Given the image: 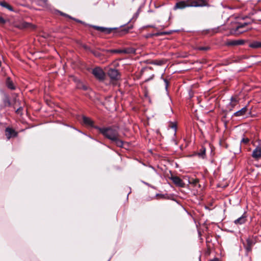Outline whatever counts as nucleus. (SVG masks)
I'll list each match as a JSON object with an SVG mask.
<instances>
[{
    "label": "nucleus",
    "instance_id": "nucleus-39",
    "mask_svg": "<svg viewBox=\"0 0 261 261\" xmlns=\"http://www.w3.org/2000/svg\"><path fill=\"white\" fill-rule=\"evenodd\" d=\"M40 1H41L42 2L45 3L46 2L47 0H40Z\"/></svg>",
    "mask_w": 261,
    "mask_h": 261
},
{
    "label": "nucleus",
    "instance_id": "nucleus-38",
    "mask_svg": "<svg viewBox=\"0 0 261 261\" xmlns=\"http://www.w3.org/2000/svg\"><path fill=\"white\" fill-rule=\"evenodd\" d=\"M211 261H219V260L217 258H214L213 259H212Z\"/></svg>",
    "mask_w": 261,
    "mask_h": 261
},
{
    "label": "nucleus",
    "instance_id": "nucleus-36",
    "mask_svg": "<svg viewBox=\"0 0 261 261\" xmlns=\"http://www.w3.org/2000/svg\"><path fill=\"white\" fill-rule=\"evenodd\" d=\"M22 109L21 107H20L19 108H18V109L16 111V112L18 113L19 112V111H20V110H21Z\"/></svg>",
    "mask_w": 261,
    "mask_h": 261
},
{
    "label": "nucleus",
    "instance_id": "nucleus-18",
    "mask_svg": "<svg viewBox=\"0 0 261 261\" xmlns=\"http://www.w3.org/2000/svg\"><path fill=\"white\" fill-rule=\"evenodd\" d=\"M132 27H125L123 29H121L118 32L119 35H123L125 34L126 33L128 32V31H129V30L130 29H132Z\"/></svg>",
    "mask_w": 261,
    "mask_h": 261
},
{
    "label": "nucleus",
    "instance_id": "nucleus-28",
    "mask_svg": "<svg viewBox=\"0 0 261 261\" xmlns=\"http://www.w3.org/2000/svg\"><path fill=\"white\" fill-rule=\"evenodd\" d=\"M92 54L94 55V56L96 57H99L100 56V54L96 51H92Z\"/></svg>",
    "mask_w": 261,
    "mask_h": 261
},
{
    "label": "nucleus",
    "instance_id": "nucleus-4",
    "mask_svg": "<svg viewBox=\"0 0 261 261\" xmlns=\"http://www.w3.org/2000/svg\"><path fill=\"white\" fill-rule=\"evenodd\" d=\"M92 74L99 81H103L105 77V73L100 67H95L92 70Z\"/></svg>",
    "mask_w": 261,
    "mask_h": 261
},
{
    "label": "nucleus",
    "instance_id": "nucleus-23",
    "mask_svg": "<svg viewBox=\"0 0 261 261\" xmlns=\"http://www.w3.org/2000/svg\"><path fill=\"white\" fill-rule=\"evenodd\" d=\"M230 104L231 105L232 107H234L238 103V101L237 98L231 97L230 98Z\"/></svg>",
    "mask_w": 261,
    "mask_h": 261
},
{
    "label": "nucleus",
    "instance_id": "nucleus-20",
    "mask_svg": "<svg viewBox=\"0 0 261 261\" xmlns=\"http://www.w3.org/2000/svg\"><path fill=\"white\" fill-rule=\"evenodd\" d=\"M7 86L8 88H9L10 89H11V90L15 89V87L13 85V83L12 81L10 80L9 78H8L7 79Z\"/></svg>",
    "mask_w": 261,
    "mask_h": 261
},
{
    "label": "nucleus",
    "instance_id": "nucleus-37",
    "mask_svg": "<svg viewBox=\"0 0 261 261\" xmlns=\"http://www.w3.org/2000/svg\"><path fill=\"white\" fill-rule=\"evenodd\" d=\"M142 182L143 184H144L145 185H147V186H149H149H150V184H148V183H147V182H145V181H142Z\"/></svg>",
    "mask_w": 261,
    "mask_h": 261
},
{
    "label": "nucleus",
    "instance_id": "nucleus-11",
    "mask_svg": "<svg viewBox=\"0 0 261 261\" xmlns=\"http://www.w3.org/2000/svg\"><path fill=\"white\" fill-rule=\"evenodd\" d=\"M252 156L256 159L258 160L261 158V147L257 146L252 151Z\"/></svg>",
    "mask_w": 261,
    "mask_h": 261
},
{
    "label": "nucleus",
    "instance_id": "nucleus-16",
    "mask_svg": "<svg viewBox=\"0 0 261 261\" xmlns=\"http://www.w3.org/2000/svg\"><path fill=\"white\" fill-rule=\"evenodd\" d=\"M121 54H134L136 51L135 49L132 47H129L127 48H125L123 49H121Z\"/></svg>",
    "mask_w": 261,
    "mask_h": 261
},
{
    "label": "nucleus",
    "instance_id": "nucleus-30",
    "mask_svg": "<svg viewBox=\"0 0 261 261\" xmlns=\"http://www.w3.org/2000/svg\"><path fill=\"white\" fill-rule=\"evenodd\" d=\"M6 20L2 16H0V24H4L6 23Z\"/></svg>",
    "mask_w": 261,
    "mask_h": 261
},
{
    "label": "nucleus",
    "instance_id": "nucleus-10",
    "mask_svg": "<svg viewBox=\"0 0 261 261\" xmlns=\"http://www.w3.org/2000/svg\"><path fill=\"white\" fill-rule=\"evenodd\" d=\"M17 133L12 128L7 127L6 128V136L7 139L9 140L11 137H16Z\"/></svg>",
    "mask_w": 261,
    "mask_h": 261
},
{
    "label": "nucleus",
    "instance_id": "nucleus-7",
    "mask_svg": "<svg viewBox=\"0 0 261 261\" xmlns=\"http://www.w3.org/2000/svg\"><path fill=\"white\" fill-rule=\"evenodd\" d=\"M170 178L176 186L182 188L185 187L184 182L179 177L172 175Z\"/></svg>",
    "mask_w": 261,
    "mask_h": 261
},
{
    "label": "nucleus",
    "instance_id": "nucleus-34",
    "mask_svg": "<svg viewBox=\"0 0 261 261\" xmlns=\"http://www.w3.org/2000/svg\"><path fill=\"white\" fill-rule=\"evenodd\" d=\"M171 127L172 128H173L175 130V131H176V125L173 124L171 126Z\"/></svg>",
    "mask_w": 261,
    "mask_h": 261
},
{
    "label": "nucleus",
    "instance_id": "nucleus-15",
    "mask_svg": "<svg viewBox=\"0 0 261 261\" xmlns=\"http://www.w3.org/2000/svg\"><path fill=\"white\" fill-rule=\"evenodd\" d=\"M249 46L252 48H261V41H253L249 43Z\"/></svg>",
    "mask_w": 261,
    "mask_h": 261
},
{
    "label": "nucleus",
    "instance_id": "nucleus-22",
    "mask_svg": "<svg viewBox=\"0 0 261 261\" xmlns=\"http://www.w3.org/2000/svg\"><path fill=\"white\" fill-rule=\"evenodd\" d=\"M121 49H107L104 50L106 53H118L121 54Z\"/></svg>",
    "mask_w": 261,
    "mask_h": 261
},
{
    "label": "nucleus",
    "instance_id": "nucleus-9",
    "mask_svg": "<svg viewBox=\"0 0 261 261\" xmlns=\"http://www.w3.org/2000/svg\"><path fill=\"white\" fill-rule=\"evenodd\" d=\"M82 119L83 122L85 125L95 128V127L96 126L94 125V122L92 120V119L90 118L86 117L85 116H83Z\"/></svg>",
    "mask_w": 261,
    "mask_h": 261
},
{
    "label": "nucleus",
    "instance_id": "nucleus-32",
    "mask_svg": "<svg viewBox=\"0 0 261 261\" xmlns=\"http://www.w3.org/2000/svg\"><path fill=\"white\" fill-rule=\"evenodd\" d=\"M169 34L168 32H161V33H156L155 35L159 36V35H166V34Z\"/></svg>",
    "mask_w": 261,
    "mask_h": 261
},
{
    "label": "nucleus",
    "instance_id": "nucleus-40",
    "mask_svg": "<svg viewBox=\"0 0 261 261\" xmlns=\"http://www.w3.org/2000/svg\"><path fill=\"white\" fill-rule=\"evenodd\" d=\"M261 13V9H260V10H259L257 12L256 14H257V15H258V14H259V13Z\"/></svg>",
    "mask_w": 261,
    "mask_h": 261
},
{
    "label": "nucleus",
    "instance_id": "nucleus-6",
    "mask_svg": "<svg viewBox=\"0 0 261 261\" xmlns=\"http://www.w3.org/2000/svg\"><path fill=\"white\" fill-rule=\"evenodd\" d=\"M108 74L112 80H117L120 77V74L118 70L110 68L108 72Z\"/></svg>",
    "mask_w": 261,
    "mask_h": 261
},
{
    "label": "nucleus",
    "instance_id": "nucleus-13",
    "mask_svg": "<svg viewBox=\"0 0 261 261\" xmlns=\"http://www.w3.org/2000/svg\"><path fill=\"white\" fill-rule=\"evenodd\" d=\"M248 24L247 23L244 22L243 23L240 24L238 25L235 29V33L236 34H240L245 32L246 30L240 31V29L244 28Z\"/></svg>",
    "mask_w": 261,
    "mask_h": 261
},
{
    "label": "nucleus",
    "instance_id": "nucleus-3",
    "mask_svg": "<svg viewBox=\"0 0 261 261\" xmlns=\"http://www.w3.org/2000/svg\"><path fill=\"white\" fill-rule=\"evenodd\" d=\"M256 242V237H249L246 239V243H243V245L247 252L251 251L252 247L255 244Z\"/></svg>",
    "mask_w": 261,
    "mask_h": 261
},
{
    "label": "nucleus",
    "instance_id": "nucleus-14",
    "mask_svg": "<svg viewBox=\"0 0 261 261\" xmlns=\"http://www.w3.org/2000/svg\"><path fill=\"white\" fill-rule=\"evenodd\" d=\"M244 43L243 40H231L227 43V45L231 46L240 45H242Z\"/></svg>",
    "mask_w": 261,
    "mask_h": 261
},
{
    "label": "nucleus",
    "instance_id": "nucleus-1",
    "mask_svg": "<svg viewBox=\"0 0 261 261\" xmlns=\"http://www.w3.org/2000/svg\"><path fill=\"white\" fill-rule=\"evenodd\" d=\"M95 128L98 130L105 138L115 143L119 147H123V142L120 139L119 128L114 126L100 127L95 126Z\"/></svg>",
    "mask_w": 261,
    "mask_h": 261
},
{
    "label": "nucleus",
    "instance_id": "nucleus-41",
    "mask_svg": "<svg viewBox=\"0 0 261 261\" xmlns=\"http://www.w3.org/2000/svg\"><path fill=\"white\" fill-rule=\"evenodd\" d=\"M148 27L154 28V26L152 25H148Z\"/></svg>",
    "mask_w": 261,
    "mask_h": 261
},
{
    "label": "nucleus",
    "instance_id": "nucleus-26",
    "mask_svg": "<svg viewBox=\"0 0 261 261\" xmlns=\"http://www.w3.org/2000/svg\"><path fill=\"white\" fill-rule=\"evenodd\" d=\"M161 79H163V80L164 81V83H165V89L166 91H167L168 90V86H169V82L168 81V80L166 79H164L163 76H161Z\"/></svg>",
    "mask_w": 261,
    "mask_h": 261
},
{
    "label": "nucleus",
    "instance_id": "nucleus-12",
    "mask_svg": "<svg viewBox=\"0 0 261 261\" xmlns=\"http://www.w3.org/2000/svg\"><path fill=\"white\" fill-rule=\"evenodd\" d=\"M246 221V217L245 214H244L242 216L235 220L234 221L236 224H244Z\"/></svg>",
    "mask_w": 261,
    "mask_h": 261
},
{
    "label": "nucleus",
    "instance_id": "nucleus-44",
    "mask_svg": "<svg viewBox=\"0 0 261 261\" xmlns=\"http://www.w3.org/2000/svg\"><path fill=\"white\" fill-rule=\"evenodd\" d=\"M137 15H138V13H136V16H137Z\"/></svg>",
    "mask_w": 261,
    "mask_h": 261
},
{
    "label": "nucleus",
    "instance_id": "nucleus-35",
    "mask_svg": "<svg viewBox=\"0 0 261 261\" xmlns=\"http://www.w3.org/2000/svg\"><path fill=\"white\" fill-rule=\"evenodd\" d=\"M153 77H154V75H152V76L149 79L146 80L145 82L149 81L150 80L152 79Z\"/></svg>",
    "mask_w": 261,
    "mask_h": 261
},
{
    "label": "nucleus",
    "instance_id": "nucleus-8",
    "mask_svg": "<svg viewBox=\"0 0 261 261\" xmlns=\"http://www.w3.org/2000/svg\"><path fill=\"white\" fill-rule=\"evenodd\" d=\"M248 112V110L247 107H244L241 110L235 112L233 116L235 117H245Z\"/></svg>",
    "mask_w": 261,
    "mask_h": 261
},
{
    "label": "nucleus",
    "instance_id": "nucleus-5",
    "mask_svg": "<svg viewBox=\"0 0 261 261\" xmlns=\"http://www.w3.org/2000/svg\"><path fill=\"white\" fill-rule=\"evenodd\" d=\"M91 27L94 28L95 30L101 32L105 33L107 34H109L112 32L113 30H116L117 29V28H105L97 25H91Z\"/></svg>",
    "mask_w": 261,
    "mask_h": 261
},
{
    "label": "nucleus",
    "instance_id": "nucleus-33",
    "mask_svg": "<svg viewBox=\"0 0 261 261\" xmlns=\"http://www.w3.org/2000/svg\"><path fill=\"white\" fill-rule=\"evenodd\" d=\"M82 89L84 90H87L88 88L87 86H86V85H83L82 86Z\"/></svg>",
    "mask_w": 261,
    "mask_h": 261
},
{
    "label": "nucleus",
    "instance_id": "nucleus-31",
    "mask_svg": "<svg viewBox=\"0 0 261 261\" xmlns=\"http://www.w3.org/2000/svg\"><path fill=\"white\" fill-rule=\"evenodd\" d=\"M249 141V140L248 138H243L241 142L244 143L245 144H247Z\"/></svg>",
    "mask_w": 261,
    "mask_h": 261
},
{
    "label": "nucleus",
    "instance_id": "nucleus-2",
    "mask_svg": "<svg viewBox=\"0 0 261 261\" xmlns=\"http://www.w3.org/2000/svg\"><path fill=\"white\" fill-rule=\"evenodd\" d=\"M206 0H187L177 2L174 6V9H184L186 7H201L203 6H208Z\"/></svg>",
    "mask_w": 261,
    "mask_h": 261
},
{
    "label": "nucleus",
    "instance_id": "nucleus-43",
    "mask_svg": "<svg viewBox=\"0 0 261 261\" xmlns=\"http://www.w3.org/2000/svg\"><path fill=\"white\" fill-rule=\"evenodd\" d=\"M149 187L152 188H153V189H154V187L153 186L150 185Z\"/></svg>",
    "mask_w": 261,
    "mask_h": 261
},
{
    "label": "nucleus",
    "instance_id": "nucleus-29",
    "mask_svg": "<svg viewBox=\"0 0 261 261\" xmlns=\"http://www.w3.org/2000/svg\"><path fill=\"white\" fill-rule=\"evenodd\" d=\"M166 195H167V194L164 195V194H156L155 196L159 197L160 198H165L166 197Z\"/></svg>",
    "mask_w": 261,
    "mask_h": 261
},
{
    "label": "nucleus",
    "instance_id": "nucleus-21",
    "mask_svg": "<svg viewBox=\"0 0 261 261\" xmlns=\"http://www.w3.org/2000/svg\"><path fill=\"white\" fill-rule=\"evenodd\" d=\"M58 12H59V13H60V14H61V15H62V16H65V17H68V18H70V19H73V20H75L76 21H77V22H80V23H84L82 21L80 20H78V19H76L74 18H72V17H71L70 16L68 15V14H66L64 13H63V12H60V11H58Z\"/></svg>",
    "mask_w": 261,
    "mask_h": 261
},
{
    "label": "nucleus",
    "instance_id": "nucleus-27",
    "mask_svg": "<svg viewBox=\"0 0 261 261\" xmlns=\"http://www.w3.org/2000/svg\"><path fill=\"white\" fill-rule=\"evenodd\" d=\"M22 25L24 28H29L30 26H32V25L31 23L25 22L22 23Z\"/></svg>",
    "mask_w": 261,
    "mask_h": 261
},
{
    "label": "nucleus",
    "instance_id": "nucleus-25",
    "mask_svg": "<svg viewBox=\"0 0 261 261\" xmlns=\"http://www.w3.org/2000/svg\"><path fill=\"white\" fill-rule=\"evenodd\" d=\"M197 49L199 50H207L210 49L208 46H198L197 47Z\"/></svg>",
    "mask_w": 261,
    "mask_h": 261
},
{
    "label": "nucleus",
    "instance_id": "nucleus-19",
    "mask_svg": "<svg viewBox=\"0 0 261 261\" xmlns=\"http://www.w3.org/2000/svg\"><path fill=\"white\" fill-rule=\"evenodd\" d=\"M197 155L199 157L204 159L205 156V148L202 147L199 152L197 153Z\"/></svg>",
    "mask_w": 261,
    "mask_h": 261
},
{
    "label": "nucleus",
    "instance_id": "nucleus-42",
    "mask_svg": "<svg viewBox=\"0 0 261 261\" xmlns=\"http://www.w3.org/2000/svg\"><path fill=\"white\" fill-rule=\"evenodd\" d=\"M7 103H8L9 106L10 105V102L9 100L7 101Z\"/></svg>",
    "mask_w": 261,
    "mask_h": 261
},
{
    "label": "nucleus",
    "instance_id": "nucleus-17",
    "mask_svg": "<svg viewBox=\"0 0 261 261\" xmlns=\"http://www.w3.org/2000/svg\"><path fill=\"white\" fill-rule=\"evenodd\" d=\"M0 5L4 8H6V9H8L10 11H14L13 7L11 5H10L9 4H8L7 3H6L5 2H1Z\"/></svg>",
    "mask_w": 261,
    "mask_h": 261
},
{
    "label": "nucleus",
    "instance_id": "nucleus-24",
    "mask_svg": "<svg viewBox=\"0 0 261 261\" xmlns=\"http://www.w3.org/2000/svg\"><path fill=\"white\" fill-rule=\"evenodd\" d=\"M164 63L165 62L163 60H155L153 62L154 64L159 66L162 65L163 64H164Z\"/></svg>",
    "mask_w": 261,
    "mask_h": 261
}]
</instances>
